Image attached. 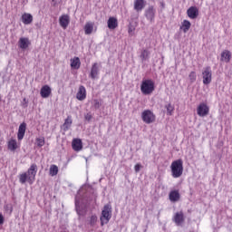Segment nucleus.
<instances>
[{
	"label": "nucleus",
	"mask_w": 232,
	"mask_h": 232,
	"mask_svg": "<svg viewBox=\"0 0 232 232\" xmlns=\"http://www.w3.org/2000/svg\"><path fill=\"white\" fill-rule=\"evenodd\" d=\"M170 169L173 179L182 177V173H184V161L181 159L174 160L170 165Z\"/></svg>",
	"instance_id": "obj_1"
},
{
	"label": "nucleus",
	"mask_w": 232,
	"mask_h": 232,
	"mask_svg": "<svg viewBox=\"0 0 232 232\" xmlns=\"http://www.w3.org/2000/svg\"><path fill=\"white\" fill-rule=\"evenodd\" d=\"M140 92L143 95H151L155 92V82L151 79H144L140 84Z\"/></svg>",
	"instance_id": "obj_2"
},
{
	"label": "nucleus",
	"mask_w": 232,
	"mask_h": 232,
	"mask_svg": "<svg viewBox=\"0 0 232 232\" xmlns=\"http://www.w3.org/2000/svg\"><path fill=\"white\" fill-rule=\"evenodd\" d=\"M100 220L101 226H104V224H108L111 220V205L107 204L103 207Z\"/></svg>",
	"instance_id": "obj_3"
},
{
	"label": "nucleus",
	"mask_w": 232,
	"mask_h": 232,
	"mask_svg": "<svg viewBox=\"0 0 232 232\" xmlns=\"http://www.w3.org/2000/svg\"><path fill=\"white\" fill-rule=\"evenodd\" d=\"M202 77H203V84L207 86L208 84H211V81L213 80V72L211 71V66H207L203 68Z\"/></svg>",
	"instance_id": "obj_4"
},
{
	"label": "nucleus",
	"mask_w": 232,
	"mask_h": 232,
	"mask_svg": "<svg viewBox=\"0 0 232 232\" xmlns=\"http://www.w3.org/2000/svg\"><path fill=\"white\" fill-rule=\"evenodd\" d=\"M144 15L147 19V21H150V23H155V15H157V9H155V6L149 5L148 8L144 11Z\"/></svg>",
	"instance_id": "obj_5"
},
{
	"label": "nucleus",
	"mask_w": 232,
	"mask_h": 232,
	"mask_svg": "<svg viewBox=\"0 0 232 232\" xmlns=\"http://www.w3.org/2000/svg\"><path fill=\"white\" fill-rule=\"evenodd\" d=\"M37 164L33 163L30 168L27 169L28 182L29 184H34V180H35V176L37 175Z\"/></svg>",
	"instance_id": "obj_6"
},
{
	"label": "nucleus",
	"mask_w": 232,
	"mask_h": 232,
	"mask_svg": "<svg viewBox=\"0 0 232 232\" xmlns=\"http://www.w3.org/2000/svg\"><path fill=\"white\" fill-rule=\"evenodd\" d=\"M141 119L146 124H151V122L155 121V115L151 111L147 110L141 113Z\"/></svg>",
	"instance_id": "obj_7"
},
{
	"label": "nucleus",
	"mask_w": 232,
	"mask_h": 232,
	"mask_svg": "<svg viewBox=\"0 0 232 232\" xmlns=\"http://www.w3.org/2000/svg\"><path fill=\"white\" fill-rule=\"evenodd\" d=\"M172 222L175 223L176 226H182V224L186 222L184 212L183 211L176 212L174 217L172 218Z\"/></svg>",
	"instance_id": "obj_8"
},
{
	"label": "nucleus",
	"mask_w": 232,
	"mask_h": 232,
	"mask_svg": "<svg viewBox=\"0 0 232 232\" xmlns=\"http://www.w3.org/2000/svg\"><path fill=\"white\" fill-rule=\"evenodd\" d=\"M101 70L99 69V63H94L92 65L91 72L89 74L90 79H92V81H95V79H99V73Z\"/></svg>",
	"instance_id": "obj_9"
},
{
	"label": "nucleus",
	"mask_w": 232,
	"mask_h": 232,
	"mask_svg": "<svg viewBox=\"0 0 232 232\" xmlns=\"http://www.w3.org/2000/svg\"><path fill=\"white\" fill-rule=\"evenodd\" d=\"M197 111L199 117H206V115H209V107L206 103H200L198 106Z\"/></svg>",
	"instance_id": "obj_10"
},
{
	"label": "nucleus",
	"mask_w": 232,
	"mask_h": 232,
	"mask_svg": "<svg viewBox=\"0 0 232 232\" xmlns=\"http://www.w3.org/2000/svg\"><path fill=\"white\" fill-rule=\"evenodd\" d=\"M72 124H73V119L72 118V115H69L61 126V130H63V131H68L72 128Z\"/></svg>",
	"instance_id": "obj_11"
},
{
	"label": "nucleus",
	"mask_w": 232,
	"mask_h": 232,
	"mask_svg": "<svg viewBox=\"0 0 232 232\" xmlns=\"http://www.w3.org/2000/svg\"><path fill=\"white\" fill-rule=\"evenodd\" d=\"M32 43L30 42V39L26 37H21L18 41V47L21 50H26Z\"/></svg>",
	"instance_id": "obj_12"
},
{
	"label": "nucleus",
	"mask_w": 232,
	"mask_h": 232,
	"mask_svg": "<svg viewBox=\"0 0 232 232\" xmlns=\"http://www.w3.org/2000/svg\"><path fill=\"white\" fill-rule=\"evenodd\" d=\"M187 14L189 19H197L198 17V8L197 6H190L187 10Z\"/></svg>",
	"instance_id": "obj_13"
},
{
	"label": "nucleus",
	"mask_w": 232,
	"mask_h": 232,
	"mask_svg": "<svg viewBox=\"0 0 232 232\" xmlns=\"http://www.w3.org/2000/svg\"><path fill=\"white\" fill-rule=\"evenodd\" d=\"M60 26L66 30L68 28V24H70V16L68 14H63L59 18Z\"/></svg>",
	"instance_id": "obj_14"
},
{
	"label": "nucleus",
	"mask_w": 232,
	"mask_h": 232,
	"mask_svg": "<svg viewBox=\"0 0 232 232\" xmlns=\"http://www.w3.org/2000/svg\"><path fill=\"white\" fill-rule=\"evenodd\" d=\"M24 133H26V123L23 122L19 125V128H18V132H17L18 140H23V139H24Z\"/></svg>",
	"instance_id": "obj_15"
},
{
	"label": "nucleus",
	"mask_w": 232,
	"mask_h": 232,
	"mask_svg": "<svg viewBox=\"0 0 232 232\" xmlns=\"http://www.w3.org/2000/svg\"><path fill=\"white\" fill-rule=\"evenodd\" d=\"M40 94L43 99H48V97H50L52 94V88H50L48 85H44L41 88Z\"/></svg>",
	"instance_id": "obj_16"
},
{
	"label": "nucleus",
	"mask_w": 232,
	"mask_h": 232,
	"mask_svg": "<svg viewBox=\"0 0 232 232\" xmlns=\"http://www.w3.org/2000/svg\"><path fill=\"white\" fill-rule=\"evenodd\" d=\"M76 99L78 101H84V99H86V87L80 85L78 92L76 93Z\"/></svg>",
	"instance_id": "obj_17"
},
{
	"label": "nucleus",
	"mask_w": 232,
	"mask_h": 232,
	"mask_svg": "<svg viewBox=\"0 0 232 232\" xmlns=\"http://www.w3.org/2000/svg\"><path fill=\"white\" fill-rule=\"evenodd\" d=\"M145 6H146L145 0H135L134 1V10L136 12H142V10H144Z\"/></svg>",
	"instance_id": "obj_18"
},
{
	"label": "nucleus",
	"mask_w": 232,
	"mask_h": 232,
	"mask_svg": "<svg viewBox=\"0 0 232 232\" xmlns=\"http://www.w3.org/2000/svg\"><path fill=\"white\" fill-rule=\"evenodd\" d=\"M72 148L74 151H81L82 150V140L81 139H73Z\"/></svg>",
	"instance_id": "obj_19"
},
{
	"label": "nucleus",
	"mask_w": 232,
	"mask_h": 232,
	"mask_svg": "<svg viewBox=\"0 0 232 232\" xmlns=\"http://www.w3.org/2000/svg\"><path fill=\"white\" fill-rule=\"evenodd\" d=\"M170 202H179L180 200V192L179 190H171L169 194Z\"/></svg>",
	"instance_id": "obj_20"
},
{
	"label": "nucleus",
	"mask_w": 232,
	"mask_h": 232,
	"mask_svg": "<svg viewBox=\"0 0 232 232\" xmlns=\"http://www.w3.org/2000/svg\"><path fill=\"white\" fill-rule=\"evenodd\" d=\"M22 23H24V24H32V23H34V16L32 15V14L29 13H24V14H22Z\"/></svg>",
	"instance_id": "obj_21"
},
{
	"label": "nucleus",
	"mask_w": 232,
	"mask_h": 232,
	"mask_svg": "<svg viewBox=\"0 0 232 232\" xmlns=\"http://www.w3.org/2000/svg\"><path fill=\"white\" fill-rule=\"evenodd\" d=\"M107 24H108L109 30H115V28H117V26H119V22H118L117 18L110 17L107 22Z\"/></svg>",
	"instance_id": "obj_22"
},
{
	"label": "nucleus",
	"mask_w": 232,
	"mask_h": 232,
	"mask_svg": "<svg viewBox=\"0 0 232 232\" xmlns=\"http://www.w3.org/2000/svg\"><path fill=\"white\" fill-rule=\"evenodd\" d=\"M75 209L79 217H84L86 215V207L80 206L78 201H75Z\"/></svg>",
	"instance_id": "obj_23"
},
{
	"label": "nucleus",
	"mask_w": 232,
	"mask_h": 232,
	"mask_svg": "<svg viewBox=\"0 0 232 232\" xmlns=\"http://www.w3.org/2000/svg\"><path fill=\"white\" fill-rule=\"evenodd\" d=\"M71 68L72 70H79L81 68V59L77 56L71 59Z\"/></svg>",
	"instance_id": "obj_24"
},
{
	"label": "nucleus",
	"mask_w": 232,
	"mask_h": 232,
	"mask_svg": "<svg viewBox=\"0 0 232 232\" xmlns=\"http://www.w3.org/2000/svg\"><path fill=\"white\" fill-rule=\"evenodd\" d=\"M7 148L9 151H15L19 146H17V140L14 139H11L7 143Z\"/></svg>",
	"instance_id": "obj_25"
},
{
	"label": "nucleus",
	"mask_w": 232,
	"mask_h": 232,
	"mask_svg": "<svg viewBox=\"0 0 232 232\" xmlns=\"http://www.w3.org/2000/svg\"><path fill=\"white\" fill-rule=\"evenodd\" d=\"M221 61L224 63H229V61H231V52L228 50L223 51L221 53Z\"/></svg>",
	"instance_id": "obj_26"
},
{
	"label": "nucleus",
	"mask_w": 232,
	"mask_h": 232,
	"mask_svg": "<svg viewBox=\"0 0 232 232\" xmlns=\"http://www.w3.org/2000/svg\"><path fill=\"white\" fill-rule=\"evenodd\" d=\"M189 28H191V22L188 20H184L181 24L180 29L184 32V34H188V32H189Z\"/></svg>",
	"instance_id": "obj_27"
},
{
	"label": "nucleus",
	"mask_w": 232,
	"mask_h": 232,
	"mask_svg": "<svg viewBox=\"0 0 232 232\" xmlns=\"http://www.w3.org/2000/svg\"><path fill=\"white\" fill-rule=\"evenodd\" d=\"M85 35H92L93 33V23L88 22L84 25Z\"/></svg>",
	"instance_id": "obj_28"
},
{
	"label": "nucleus",
	"mask_w": 232,
	"mask_h": 232,
	"mask_svg": "<svg viewBox=\"0 0 232 232\" xmlns=\"http://www.w3.org/2000/svg\"><path fill=\"white\" fill-rule=\"evenodd\" d=\"M140 58L142 63H144V61H148V59H150V51L143 49L140 53Z\"/></svg>",
	"instance_id": "obj_29"
},
{
	"label": "nucleus",
	"mask_w": 232,
	"mask_h": 232,
	"mask_svg": "<svg viewBox=\"0 0 232 232\" xmlns=\"http://www.w3.org/2000/svg\"><path fill=\"white\" fill-rule=\"evenodd\" d=\"M49 172L51 177H55V175L59 173V167L56 165H51Z\"/></svg>",
	"instance_id": "obj_30"
},
{
	"label": "nucleus",
	"mask_w": 232,
	"mask_h": 232,
	"mask_svg": "<svg viewBox=\"0 0 232 232\" xmlns=\"http://www.w3.org/2000/svg\"><path fill=\"white\" fill-rule=\"evenodd\" d=\"M26 180L28 182V173L24 172L23 174H20L19 176L20 184H26Z\"/></svg>",
	"instance_id": "obj_31"
},
{
	"label": "nucleus",
	"mask_w": 232,
	"mask_h": 232,
	"mask_svg": "<svg viewBox=\"0 0 232 232\" xmlns=\"http://www.w3.org/2000/svg\"><path fill=\"white\" fill-rule=\"evenodd\" d=\"M165 108L167 110V115H173L175 107H173V105H171V103H168L167 105H165Z\"/></svg>",
	"instance_id": "obj_32"
},
{
	"label": "nucleus",
	"mask_w": 232,
	"mask_h": 232,
	"mask_svg": "<svg viewBox=\"0 0 232 232\" xmlns=\"http://www.w3.org/2000/svg\"><path fill=\"white\" fill-rule=\"evenodd\" d=\"M36 146H38V148H43V146H44V137L36 139Z\"/></svg>",
	"instance_id": "obj_33"
},
{
	"label": "nucleus",
	"mask_w": 232,
	"mask_h": 232,
	"mask_svg": "<svg viewBox=\"0 0 232 232\" xmlns=\"http://www.w3.org/2000/svg\"><path fill=\"white\" fill-rule=\"evenodd\" d=\"M188 79L190 81V82H195V81H197V72H195L194 71H192L189 75H188Z\"/></svg>",
	"instance_id": "obj_34"
},
{
	"label": "nucleus",
	"mask_w": 232,
	"mask_h": 232,
	"mask_svg": "<svg viewBox=\"0 0 232 232\" xmlns=\"http://www.w3.org/2000/svg\"><path fill=\"white\" fill-rule=\"evenodd\" d=\"M101 106H102V103H101V102H99V100H93L94 110H99V108H101Z\"/></svg>",
	"instance_id": "obj_35"
},
{
	"label": "nucleus",
	"mask_w": 232,
	"mask_h": 232,
	"mask_svg": "<svg viewBox=\"0 0 232 232\" xmlns=\"http://www.w3.org/2000/svg\"><path fill=\"white\" fill-rule=\"evenodd\" d=\"M97 224V216H92L90 219V226L93 227Z\"/></svg>",
	"instance_id": "obj_36"
},
{
	"label": "nucleus",
	"mask_w": 232,
	"mask_h": 232,
	"mask_svg": "<svg viewBox=\"0 0 232 232\" xmlns=\"http://www.w3.org/2000/svg\"><path fill=\"white\" fill-rule=\"evenodd\" d=\"M63 0H51V5L52 6H57L59 5H61Z\"/></svg>",
	"instance_id": "obj_37"
},
{
	"label": "nucleus",
	"mask_w": 232,
	"mask_h": 232,
	"mask_svg": "<svg viewBox=\"0 0 232 232\" xmlns=\"http://www.w3.org/2000/svg\"><path fill=\"white\" fill-rule=\"evenodd\" d=\"M140 168H142V166L139 163L134 166L136 173H139V171H140Z\"/></svg>",
	"instance_id": "obj_38"
},
{
	"label": "nucleus",
	"mask_w": 232,
	"mask_h": 232,
	"mask_svg": "<svg viewBox=\"0 0 232 232\" xmlns=\"http://www.w3.org/2000/svg\"><path fill=\"white\" fill-rule=\"evenodd\" d=\"M3 224H5V217L0 213V226H3Z\"/></svg>",
	"instance_id": "obj_39"
},
{
	"label": "nucleus",
	"mask_w": 232,
	"mask_h": 232,
	"mask_svg": "<svg viewBox=\"0 0 232 232\" xmlns=\"http://www.w3.org/2000/svg\"><path fill=\"white\" fill-rule=\"evenodd\" d=\"M85 121H92V116H91V114H86V115H85Z\"/></svg>",
	"instance_id": "obj_40"
},
{
	"label": "nucleus",
	"mask_w": 232,
	"mask_h": 232,
	"mask_svg": "<svg viewBox=\"0 0 232 232\" xmlns=\"http://www.w3.org/2000/svg\"><path fill=\"white\" fill-rule=\"evenodd\" d=\"M160 5L161 8H166V4L164 3V1H161L160 3Z\"/></svg>",
	"instance_id": "obj_41"
},
{
	"label": "nucleus",
	"mask_w": 232,
	"mask_h": 232,
	"mask_svg": "<svg viewBox=\"0 0 232 232\" xmlns=\"http://www.w3.org/2000/svg\"><path fill=\"white\" fill-rule=\"evenodd\" d=\"M133 30H135V28L130 26V27H129V30H128L129 34H131V32H133Z\"/></svg>",
	"instance_id": "obj_42"
},
{
	"label": "nucleus",
	"mask_w": 232,
	"mask_h": 232,
	"mask_svg": "<svg viewBox=\"0 0 232 232\" xmlns=\"http://www.w3.org/2000/svg\"><path fill=\"white\" fill-rule=\"evenodd\" d=\"M5 209H10V206L6 205Z\"/></svg>",
	"instance_id": "obj_43"
},
{
	"label": "nucleus",
	"mask_w": 232,
	"mask_h": 232,
	"mask_svg": "<svg viewBox=\"0 0 232 232\" xmlns=\"http://www.w3.org/2000/svg\"><path fill=\"white\" fill-rule=\"evenodd\" d=\"M12 211H13V210H12V207H10V213H12Z\"/></svg>",
	"instance_id": "obj_44"
}]
</instances>
